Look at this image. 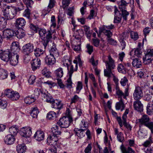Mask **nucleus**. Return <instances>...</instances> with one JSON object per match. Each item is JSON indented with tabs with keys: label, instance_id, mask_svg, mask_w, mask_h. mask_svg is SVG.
<instances>
[{
	"label": "nucleus",
	"instance_id": "nucleus-9",
	"mask_svg": "<svg viewBox=\"0 0 153 153\" xmlns=\"http://www.w3.org/2000/svg\"><path fill=\"white\" fill-rule=\"evenodd\" d=\"M143 59L144 61L147 62L148 63H152L153 61V49L147 50Z\"/></svg>",
	"mask_w": 153,
	"mask_h": 153
},
{
	"label": "nucleus",
	"instance_id": "nucleus-15",
	"mask_svg": "<svg viewBox=\"0 0 153 153\" xmlns=\"http://www.w3.org/2000/svg\"><path fill=\"white\" fill-rule=\"evenodd\" d=\"M11 55L12 53L10 51H4L0 56V58L3 61L8 62L10 60Z\"/></svg>",
	"mask_w": 153,
	"mask_h": 153
},
{
	"label": "nucleus",
	"instance_id": "nucleus-14",
	"mask_svg": "<svg viewBox=\"0 0 153 153\" xmlns=\"http://www.w3.org/2000/svg\"><path fill=\"white\" fill-rule=\"evenodd\" d=\"M20 133L22 137H29L32 134L31 128L30 127L23 128L20 130Z\"/></svg>",
	"mask_w": 153,
	"mask_h": 153
},
{
	"label": "nucleus",
	"instance_id": "nucleus-35",
	"mask_svg": "<svg viewBox=\"0 0 153 153\" xmlns=\"http://www.w3.org/2000/svg\"><path fill=\"white\" fill-rule=\"evenodd\" d=\"M119 102H117L116 105V109L119 110L122 108V111L125 108V104L123 102V99H119Z\"/></svg>",
	"mask_w": 153,
	"mask_h": 153
},
{
	"label": "nucleus",
	"instance_id": "nucleus-56",
	"mask_svg": "<svg viewBox=\"0 0 153 153\" xmlns=\"http://www.w3.org/2000/svg\"><path fill=\"white\" fill-rule=\"evenodd\" d=\"M42 91H43V92H44L43 91H41L40 89L38 88L34 90V97H33L35 98V99H36V98L38 97L39 96V95L40 93H41Z\"/></svg>",
	"mask_w": 153,
	"mask_h": 153
},
{
	"label": "nucleus",
	"instance_id": "nucleus-49",
	"mask_svg": "<svg viewBox=\"0 0 153 153\" xmlns=\"http://www.w3.org/2000/svg\"><path fill=\"white\" fill-rule=\"evenodd\" d=\"M73 84L71 81V77L69 76L67 79L65 83V85L67 88L71 89L72 88V85Z\"/></svg>",
	"mask_w": 153,
	"mask_h": 153
},
{
	"label": "nucleus",
	"instance_id": "nucleus-40",
	"mask_svg": "<svg viewBox=\"0 0 153 153\" xmlns=\"http://www.w3.org/2000/svg\"><path fill=\"white\" fill-rule=\"evenodd\" d=\"M8 75L7 71L3 69H0V79H4L7 78Z\"/></svg>",
	"mask_w": 153,
	"mask_h": 153
},
{
	"label": "nucleus",
	"instance_id": "nucleus-46",
	"mask_svg": "<svg viewBox=\"0 0 153 153\" xmlns=\"http://www.w3.org/2000/svg\"><path fill=\"white\" fill-rule=\"evenodd\" d=\"M146 113L149 115L153 114V106L150 104L148 105L146 107Z\"/></svg>",
	"mask_w": 153,
	"mask_h": 153
},
{
	"label": "nucleus",
	"instance_id": "nucleus-41",
	"mask_svg": "<svg viewBox=\"0 0 153 153\" xmlns=\"http://www.w3.org/2000/svg\"><path fill=\"white\" fill-rule=\"evenodd\" d=\"M39 113V111L37 108H32L30 112V115L33 118H36L37 117Z\"/></svg>",
	"mask_w": 153,
	"mask_h": 153
},
{
	"label": "nucleus",
	"instance_id": "nucleus-23",
	"mask_svg": "<svg viewBox=\"0 0 153 153\" xmlns=\"http://www.w3.org/2000/svg\"><path fill=\"white\" fill-rule=\"evenodd\" d=\"M34 137L37 141H40L44 139V133L42 131H37L34 134Z\"/></svg>",
	"mask_w": 153,
	"mask_h": 153
},
{
	"label": "nucleus",
	"instance_id": "nucleus-43",
	"mask_svg": "<svg viewBox=\"0 0 153 153\" xmlns=\"http://www.w3.org/2000/svg\"><path fill=\"white\" fill-rule=\"evenodd\" d=\"M18 130V128L16 126L11 127L9 129V131L11 134H10L13 136L17 134Z\"/></svg>",
	"mask_w": 153,
	"mask_h": 153
},
{
	"label": "nucleus",
	"instance_id": "nucleus-19",
	"mask_svg": "<svg viewBox=\"0 0 153 153\" xmlns=\"http://www.w3.org/2000/svg\"><path fill=\"white\" fill-rule=\"evenodd\" d=\"M41 94L42 96L47 102L51 103L53 102L54 99L51 95L48 92L42 91Z\"/></svg>",
	"mask_w": 153,
	"mask_h": 153
},
{
	"label": "nucleus",
	"instance_id": "nucleus-8",
	"mask_svg": "<svg viewBox=\"0 0 153 153\" xmlns=\"http://www.w3.org/2000/svg\"><path fill=\"white\" fill-rule=\"evenodd\" d=\"M6 96L13 100H18L20 97L18 92L12 91L10 89L7 90L5 91Z\"/></svg>",
	"mask_w": 153,
	"mask_h": 153
},
{
	"label": "nucleus",
	"instance_id": "nucleus-47",
	"mask_svg": "<svg viewBox=\"0 0 153 153\" xmlns=\"http://www.w3.org/2000/svg\"><path fill=\"white\" fill-rule=\"evenodd\" d=\"M120 11L122 13V16H123V19L125 21H126L127 19V16L129 15V13L127 11L126 9H122L120 10Z\"/></svg>",
	"mask_w": 153,
	"mask_h": 153
},
{
	"label": "nucleus",
	"instance_id": "nucleus-11",
	"mask_svg": "<svg viewBox=\"0 0 153 153\" xmlns=\"http://www.w3.org/2000/svg\"><path fill=\"white\" fill-rule=\"evenodd\" d=\"M128 90V88H126L125 90L124 93H123L119 88L116 87V93L117 95L118 96L119 99H123L122 97L124 99H126V97L128 96L129 94Z\"/></svg>",
	"mask_w": 153,
	"mask_h": 153
},
{
	"label": "nucleus",
	"instance_id": "nucleus-10",
	"mask_svg": "<svg viewBox=\"0 0 153 153\" xmlns=\"http://www.w3.org/2000/svg\"><path fill=\"white\" fill-rule=\"evenodd\" d=\"M143 93L142 88L137 86L135 88L133 93V97L135 100H139L143 96Z\"/></svg>",
	"mask_w": 153,
	"mask_h": 153
},
{
	"label": "nucleus",
	"instance_id": "nucleus-55",
	"mask_svg": "<svg viewBox=\"0 0 153 153\" xmlns=\"http://www.w3.org/2000/svg\"><path fill=\"white\" fill-rule=\"evenodd\" d=\"M23 2L26 4L27 8H31V5L33 4V2L32 0H23Z\"/></svg>",
	"mask_w": 153,
	"mask_h": 153
},
{
	"label": "nucleus",
	"instance_id": "nucleus-1",
	"mask_svg": "<svg viewBox=\"0 0 153 153\" xmlns=\"http://www.w3.org/2000/svg\"><path fill=\"white\" fill-rule=\"evenodd\" d=\"M38 33L39 37L41 40V42L45 48L52 38L53 33L50 30L47 32L45 29L41 28L39 29Z\"/></svg>",
	"mask_w": 153,
	"mask_h": 153
},
{
	"label": "nucleus",
	"instance_id": "nucleus-31",
	"mask_svg": "<svg viewBox=\"0 0 153 153\" xmlns=\"http://www.w3.org/2000/svg\"><path fill=\"white\" fill-rule=\"evenodd\" d=\"M132 64L134 67L137 68H140L142 66V62L139 58L133 59Z\"/></svg>",
	"mask_w": 153,
	"mask_h": 153
},
{
	"label": "nucleus",
	"instance_id": "nucleus-44",
	"mask_svg": "<svg viewBox=\"0 0 153 153\" xmlns=\"http://www.w3.org/2000/svg\"><path fill=\"white\" fill-rule=\"evenodd\" d=\"M30 11L31 10L29 9V8H27L23 13V16L30 20Z\"/></svg>",
	"mask_w": 153,
	"mask_h": 153
},
{
	"label": "nucleus",
	"instance_id": "nucleus-4",
	"mask_svg": "<svg viewBox=\"0 0 153 153\" xmlns=\"http://www.w3.org/2000/svg\"><path fill=\"white\" fill-rule=\"evenodd\" d=\"M149 120V118L148 115L146 114L143 115L140 119H138L140 127L142 125H144L150 129L151 127H153V122H150Z\"/></svg>",
	"mask_w": 153,
	"mask_h": 153
},
{
	"label": "nucleus",
	"instance_id": "nucleus-59",
	"mask_svg": "<svg viewBox=\"0 0 153 153\" xmlns=\"http://www.w3.org/2000/svg\"><path fill=\"white\" fill-rule=\"evenodd\" d=\"M118 140L120 142H123L124 140L123 134L121 132H119L117 136Z\"/></svg>",
	"mask_w": 153,
	"mask_h": 153
},
{
	"label": "nucleus",
	"instance_id": "nucleus-54",
	"mask_svg": "<svg viewBox=\"0 0 153 153\" xmlns=\"http://www.w3.org/2000/svg\"><path fill=\"white\" fill-rule=\"evenodd\" d=\"M76 43L74 42V44H72V48L75 51H79L80 49L81 42L79 41V43L77 45H75Z\"/></svg>",
	"mask_w": 153,
	"mask_h": 153
},
{
	"label": "nucleus",
	"instance_id": "nucleus-39",
	"mask_svg": "<svg viewBox=\"0 0 153 153\" xmlns=\"http://www.w3.org/2000/svg\"><path fill=\"white\" fill-rule=\"evenodd\" d=\"M35 98L32 97V96H31L30 97V96H28L26 97L24 99V101L25 102L29 105L34 102L35 100Z\"/></svg>",
	"mask_w": 153,
	"mask_h": 153
},
{
	"label": "nucleus",
	"instance_id": "nucleus-53",
	"mask_svg": "<svg viewBox=\"0 0 153 153\" xmlns=\"http://www.w3.org/2000/svg\"><path fill=\"white\" fill-rule=\"evenodd\" d=\"M25 36L24 31L22 30H20L18 31L17 34H16V36L18 38L21 39L24 37Z\"/></svg>",
	"mask_w": 153,
	"mask_h": 153
},
{
	"label": "nucleus",
	"instance_id": "nucleus-25",
	"mask_svg": "<svg viewBox=\"0 0 153 153\" xmlns=\"http://www.w3.org/2000/svg\"><path fill=\"white\" fill-rule=\"evenodd\" d=\"M45 62L47 65L52 66L56 62V58L49 55L45 57Z\"/></svg>",
	"mask_w": 153,
	"mask_h": 153
},
{
	"label": "nucleus",
	"instance_id": "nucleus-5",
	"mask_svg": "<svg viewBox=\"0 0 153 153\" xmlns=\"http://www.w3.org/2000/svg\"><path fill=\"white\" fill-rule=\"evenodd\" d=\"M72 121V119L71 117H63L60 119L57 123L61 127L66 128Z\"/></svg>",
	"mask_w": 153,
	"mask_h": 153
},
{
	"label": "nucleus",
	"instance_id": "nucleus-36",
	"mask_svg": "<svg viewBox=\"0 0 153 153\" xmlns=\"http://www.w3.org/2000/svg\"><path fill=\"white\" fill-rule=\"evenodd\" d=\"M58 128V126L57 125L54 126L51 128L52 133L51 134L55 136L60 135L61 132L59 130Z\"/></svg>",
	"mask_w": 153,
	"mask_h": 153
},
{
	"label": "nucleus",
	"instance_id": "nucleus-61",
	"mask_svg": "<svg viewBox=\"0 0 153 153\" xmlns=\"http://www.w3.org/2000/svg\"><path fill=\"white\" fill-rule=\"evenodd\" d=\"M107 42L108 43L111 45H117V41L112 38H110L108 39Z\"/></svg>",
	"mask_w": 153,
	"mask_h": 153
},
{
	"label": "nucleus",
	"instance_id": "nucleus-3",
	"mask_svg": "<svg viewBox=\"0 0 153 153\" xmlns=\"http://www.w3.org/2000/svg\"><path fill=\"white\" fill-rule=\"evenodd\" d=\"M1 11L5 17L7 19H13L16 14V8L9 6L1 8Z\"/></svg>",
	"mask_w": 153,
	"mask_h": 153
},
{
	"label": "nucleus",
	"instance_id": "nucleus-16",
	"mask_svg": "<svg viewBox=\"0 0 153 153\" xmlns=\"http://www.w3.org/2000/svg\"><path fill=\"white\" fill-rule=\"evenodd\" d=\"M11 52L12 54H18L20 50V48L18 42H13L11 46Z\"/></svg>",
	"mask_w": 153,
	"mask_h": 153
},
{
	"label": "nucleus",
	"instance_id": "nucleus-7",
	"mask_svg": "<svg viewBox=\"0 0 153 153\" xmlns=\"http://www.w3.org/2000/svg\"><path fill=\"white\" fill-rule=\"evenodd\" d=\"M72 61L69 59H65L63 61V65L64 66H67L68 70V74L69 76L72 77V74L75 70L73 65H71Z\"/></svg>",
	"mask_w": 153,
	"mask_h": 153
},
{
	"label": "nucleus",
	"instance_id": "nucleus-29",
	"mask_svg": "<svg viewBox=\"0 0 153 153\" xmlns=\"http://www.w3.org/2000/svg\"><path fill=\"white\" fill-rule=\"evenodd\" d=\"M100 32H102L107 36V39L111 38L112 36V33L109 30L105 29V27H101L100 28Z\"/></svg>",
	"mask_w": 153,
	"mask_h": 153
},
{
	"label": "nucleus",
	"instance_id": "nucleus-51",
	"mask_svg": "<svg viewBox=\"0 0 153 153\" xmlns=\"http://www.w3.org/2000/svg\"><path fill=\"white\" fill-rule=\"evenodd\" d=\"M42 74L46 77L49 78L51 76L50 72H49L47 71V68L45 67L42 71Z\"/></svg>",
	"mask_w": 153,
	"mask_h": 153
},
{
	"label": "nucleus",
	"instance_id": "nucleus-34",
	"mask_svg": "<svg viewBox=\"0 0 153 153\" xmlns=\"http://www.w3.org/2000/svg\"><path fill=\"white\" fill-rule=\"evenodd\" d=\"M57 117L56 113L53 111H49L47 115V118L49 120H52L55 119Z\"/></svg>",
	"mask_w": 153,
	"mask_h": 153
},
{
	"label": "nucleus",
	"instance_id": "nucleus-37",
	"mask_svg": "<svg viewBox=\"0 0 153 153\" xmlns=\"http://www.w3.org/2000/svg\"><path fill=\"white\" fill-rule=\"evenodd\" d=\"M7 22V20L3 17H0V30L6 27Z\"/></svg>",
	"mask_w": 153,
	"mask_h": 153
},
{
	"label": "nucleus",
	"instance_id": "nucleus-26",
	"mask_svg": "<svg viewBox=\"0 0 153 153\" xmlns=\"http://www.w3.org/2000/svg\"><path fill=\"white\" fill-rule=\"evenodd\" d=\"M26 24L25 20L22 18L17 19L15 23V27L17 28H20Z\"/></svg>",
	"mask_w": 153,
	"mask_h": 153
},
{
	"label": "nucleus",
	"instance_id": "nucleus-60",
	"mask_svg": "<svg viewBox=\"0 0 153 153\" xmlns=\"http://www.w3.org/2000/svg\"><path fill=\"white\" fill-rule=\"evenodd\" d=\"M92 43L96 47H98L99 45L100 40L97 38L92 39Z\"/></svg>",
	"mask_w": 153,
	"mask_h": 153
},
{
	"label": "nucleus",
	"instance_id": "nucleus-57",
	"mask_svg": "<svg viewBox=\"0 0 153 153\" xmlns=\"http://www.w3.org/2000/svg\"><path fill=\"white\" fill-rule=\"evenodd\" d=\"M131 36L132 39L134 40H137L138 38V35L137 33L134 31H132L130 32Z\"/></svg>",
	"mask_w": 153,
	"mask_h": 153
},
{
	"label": "nucleus",
	"instance_id": "nucleus-63",
	"mask_svg": "<svg viewBox=\"0 0 153 153\" xmlns=\"http://www.w3.org/2000/svg\"><path fill=\"white\" fill-rule=\"evenodd\" d=\"M92 147L90 144H89L85 149V153H91Z\"/></svg>",
	"mask_w": 153,
	"mask_h": 153
},
{
	"label": "nucleus",
	"instance_id": "nucleus-50",
	"mask_svg": "<svg viewBox=\"0 0 153 153\" xmlns=\"http://www.w3.org/2000/svg\"><path fill=\"white\" fill-rule=\"evenodd\" d=\"M71 0H62V7L64 9L67 8L70 4Z\"/></svg>",
	"mask_w": 153,
	"mask_h": 153
},
{
	"label": "nucleus",
	"instance_id": "nucleus-30",
	"mask_svg": "<svg viewBox=\"0 0 153 153\" xmlns=\"http://www.w3.org/2000/svg\"><path fill=\"white\" fill-rule=\"evenodd\" d=\"M56 3L55 0H50L48 5L47 7L45 10V12L46 14L48 13L51 10V9H52L55 6Z\"/></svg>",
	"mask_w": 153,
	"mask_h": 153
},
{
	"label": "nucleus",
	"instance_id": "nucleus-6",
	"mask_svg": "<svg viewBox=\"0 0 153 153\" xmlns=\"http://www.w3.org/2000/svg\"><path fill=\"white\" fill-rule=\"evenodd\" d=\"M16 33L13 30L7 29L4 30L3 31L2 37L7 39H11L16 36Z\"/></svg>",
	"mask_w": 153,
	"mask_h": 153
},
{
	"label": "nucleus",
	"instance_id": "nucleus-28",
	"mask_svg": "<svg viewBox=\"0 0 153 153\" xmlns=\"http://www.w3.org/2000/svg\"><path fill=\"white\" fill-rule=\"evenodd\" d=\"M4 141L6 144L8 145H11L13 144L15 141L14 136L12 135L8 134L5 137Z\"/></svg>",
	"mask_w": 153,
	"mask_h": 153
},
{
	"label": "nucleus",
	"instance_id": "nucleus-21",
	"mask_svg": "<svg viewBox=\"0 0 153 153\" xmlns=\"http://www.w3.org/2000/svg\"><path fill=\"white\" fill-rule=\"evenodd\" d=\"M130 2V0H120L118 2L119 9L120 10L126 9V7Z\"/></svg>",
	"mask_w": 153,
	"mask_h": 153
},
{
	"label": "nucleus",
	"instance_id": "nucleus-17",
	"mask_svg": "<svg viewBox=\"0 0 153 153\" xmlns=\"http://www.w3.org/2000/svg\"><path fill=\"white\" fill-rule=\"evenodd\" d=\"M114 22L116 23H120L122 19V15L116 7L114 9Z\"/></svg>",
	"mask_w": 153,
	"mask_h": 153
},
{
	"label": "nucleus",
	"instance_id": "nucleus-12",
	"mask_svg": "<svg viewBox=\"0 0 153 153\" xmlns=\"http://www.w3.org/2000/svg\"><path fill=\"white\" fill-rule=\"evenodd\" d=\"M34 47L33 44L27 43L24 45L22 47V52L25 55H28L33 51Z\"/></svg>",
	"mask_w": 153,
	"mask_h": 153
},
{
	"label": "nucleus",
	"instance_id": "nucleus-38",
	"mask_svg": "<svg viewBox=\"0 0 153 153\" xmlns=\"http://www.w3.org/2000/svg\"><path fill=\"white\" fill-rule=\"evenodd\" d=\"M117 70L119 72L123 74L126 73L127 71V69L122 64L118 65L117 66Z\"/></svg>",
	"mask_w": 153,
	"mask_h": 153
},
{
	"label": "nucleus",
	"instance_id": "nucleus-64",
	"mask_svg": "<svg viewBox=\"0 0 153 153\" xmlns=\"http://www.w3.org/2000/svg\"><path fill=\"white\" fill-rule=\"evenodd\" d=\"M152 94H150L149 93L146 94L144 96V100L147 101H150L152 98Z\"/></svg>",
	"mask_w": 153,
	"mask_h": 153
},
{
	"label": "nucleus",
	"instance_id": "nucleus-13",
	"mask_svg": "<svg viewBox=\"0 0 153 153\" xmlns=\"http://www.w3.org/2000/svg\"><path fill=\"white\" fill-rule=\"evenodd\" d=\"M49 55L56 59L59 56V52L56 48V45L53 42V43L52 46L51 47L49 50Z\"/></svg>",
	"mask_w": 153,
	"mask_h": 153
},
{
	"label": "nucleus",
	"instance_id": "nucleus-27",
	"mask_svg": "<svg viewBox=\"0 0 153 153\" xmlns=\"http://www.w3.org/2000/svg\"><path fill=\"white\" fill-rule=\"evenodd\" d=\"M85 129L81 128V129H78V128H75L74 130V131L75 134L79 138H82L85 135V133L84 131Z\"/></svg>",
	"mask_w": 153,
	"mask_h": 153
},
{
	"label": "nucleus",
	"instance_id": "nucleus-24",
	"mask_svg": "<svg viewBox=\"0 0 153 153\" xmlns=\"http://www.w3.org/2000/svg\"><path fill=\"white\" fill-rule=\"evenodd\" d=\"M47 140V143L48 145H53L57 142L58 138L57 136H55L52 134L48 137Z\"/></svg>",
	"mask_w": 153,
	"mask_h": 153
},
{
	"label": "nucleus",
	"instance_id": "nucleus-2",
	"mask_svg": "<svg viewBox=\"0 0 153 153\" xmlns=\"http://www.w3.org/2000/svg\"><path fill=\"white\" fill-rule=\"evenodd\" d=\"M103 61L105 63L106 69L104 70V76L109 78L111 77V75L114 76L111 70L114 68L115 65L114 61L110 56H108V60H106L105 58H103Z\"/></svg>",
	"mask_w": 153,
	"mask_h": 153
},
{
	"label": "nucleus",
	"instance_id": "nucleus-45",
	"mask_svg": "<svg viewBox=\"0 0 153 153\" xmlns=\"http://www.w3.org/2000/svg\"><path fill=\"white\" fill-rule=\"evenodd\" d=\"M132 52H134V55L138 57L140 56L142 54V52L141 51V49L139 48H134L132 50Z\"/></svg>",
	"mask_w": 153,
	"mask_h": 153
},
{
	"label": "nucleus",
	"instance_id": "nucleus-62",
	"mask_svg": "<svg viewBox=\"0 0 153 153\" xmlns=\"http://www.w3.org/2000/svg\"><path fill=\"white\" fill-rule=\"evenodd\" d=\"M36 79V77L35 76H30L28 80V82L31 85L33 84L35 82Z\"/></svg>",
	"mask_w": 153,
	"mask_h": 153
},
{
	"label": "nucleus",
	"instance_id": "nucleus-52",
	"mask_svg": "<svg viewBox=\"0 0 153 153\" xmlns=\"http://www.w3.org/2000/svg\"><path fill=\"white\" fill-rule=\"evenodd\" d=\"M87 48V52L89 54H91L94 51L93 47L90 45V44H88L86 45Z\"/></svg>",
	"mask_w": 153,
	"mask_h": 153
},
{
	"label": "nucleus",
	"instance_id": "nucleus-48",
	"mask_svg": "<svg viewBox=\"0 0 153 153\" xmlns=\"http://www.w3.org/2000/svg\"><path fill=\"white\" fill-rule=\"evenodd\" d=\"M43 53V50L39 48H36L34 50V53L36 57L39 56Z\"/></svg>",
	"mask_w": 153,
	"mask_h": 153
},
{
	"label": "nucleus",
	"instance_id": "nucleus-33",
	"mask_svg": "<svg viewBox=\"0 0 153 153\" xmlns=\"http://www.w3.org/2000/svg\"><path fill=\"white\" fill-rule=\"evenodd\" d=\"M51 104L52 105V108L59 109H60L62 108L63 106V105L60 101H59L57 100L55 101L54 100L53 102Z\"/></svg>",
	"mask_w": 153,
	"mask_h": 153
},
{
	"label": "nucleus",
	"instance_id": "nucleus-20",
	"mask_svg": "<svg viewBox=\"0 0 153 153\" xmlns=\"http://www.w3.org/2000/svg\"><path fill=\"white\" fill-rule=\"evenodd\" d=\"M19 56L18 54L11 55L10 59V64L11 65L15 66L18 63Z\"/></svg>",
	"mask_w": 153,
	"mask_h": 153
},
{
	"label": "nucleus",
	"instance_id": "nucleus-42",
	"mask_svg": "<svg viewBox=\"0 0 153 153\" xmlns=\"http://www.w3.org/2000/svg\"><path fill=\"white\" fill-rule=\"evenodd\" d=\"M55 72L57 77L61 78L63 76V72L62 69L61 68H59L57 69Z\"/></svg>",
	"mask_w": 153,
	"mask_h": 153
},
{
	"label": "nucleus",
	"instance_id": "nucleus-18",
	"mask_svg": "<svg viewBox=\"0 0 153 153\" xmlns=\"http://www.w3.org/2000/svg\"><path fill=\"white\" fill-rule=\"evenodd\" d=\"M32 70L35 71L39 68L41 65V60L39 58L35 59L31 62Z\"/></svg>",
	"mask_w": 153,
	"mask_h": 153
},
{
	"label": "nucleus",
	"instance_id": "nucleus-32",
	"mask_svg": "<svg viewBox=\"0 0 153 153\" xmlns=\"http://www.w3.org/2000/svg\"><path fill=\"white\" fill-rule=\"evenodd\" d=\"M26 149V146L24 143L19 144L17 146L16 150L18 153H24Z\"/></svg>",
	"mask_w": 153,
	"mask_h": 153
},
{
	"label": "nucleus",
	"instance_id": "nucleus-22",
	"mask_svg": "<svg viewBox=\"0 0 153 153\" xmlns=\"http://www.w3.org/2000/svg\"><path fill=\"white\" fill-rule=\"evenodd\" d=\"M134 102L133 105L135 110L140 112L143 111V106L141 102L139 100H136Z\"/></svg>",
	"mask_w": 153,
	"mask_h": 153
},
{
	"label": "nucleus",
	"instance_id": "nucleus-58",
	"mask_svg": "<svg viewBox=\"0 0 153 153\" xmlns=\"http://www.w3.org/2000/svg\"><path fill=\"white\" fill-rule=\"evenodd\" d=\"M123 147L125 148L127 153H135V151L134 150H133L130 147H128L127 148V150L126 148L123 145H121L120 147V149H121V151H122V148H123Z\"/></svg>",
	"mask_w": 153,
	"mask_h": 153
}]
</instances>
